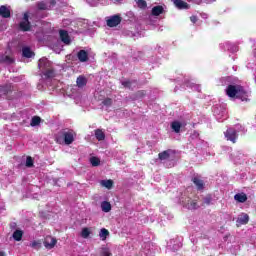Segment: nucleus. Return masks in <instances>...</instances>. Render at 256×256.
Returning a JSON list of instances; mask_svg holds the SVG:
<instances>
[{
	"mask_svg": "<svg viewBox=\"0 0 256 256\" xmlns=\"http://www.w3.org/2000/svg\"><path fill=\"white\" fill-rule=\"evenodd\" d=\"M37 9L39 11H47V4H45V2H38Z\"/></svg>",
	"mask_w": 256,
	"mask_h": 256,
	"instance_id": "473e14b6",
	"label": "nucleus"
},
{
	"mask_svg": "<svg viewBox=\"0 0 256 256\" xmlns=\"http://www.w3.org/2000/svg\"><path fill=\"white\" fill-rule=\"evenodd\" d=\"M224 136L227 141H231V143H237V139H239V134H237V130L235 128H228L224 132Z\"/></svg>",
	"mask_w": 256,
	"mask_h": 256,
	"instance_id": "20e7f679",
	"label": "nucleus"
},
{
	"mask_svg": "<svg viewBox=\"0 0 256 256\" xmlns=\"http://www.w3.org/2000/svg\"><path fill=\"white\" fill-rule=\"evenodd\" d=\"M59 35L62 43H65V45L71 44V37H69V32H67L66 30H60Z\"/></svg>",
	"mask_w": 256,
	"mask_h": 256,
	"instance_id": "1a4fd4ad",
	"label": "nucleus"
},
{
	"mask_svg": "<svg viewBox=\"0 0 256 256\" xmlns=\"http://www.w3.org/2000/svg\"><path fill=\"white\" fill-rule=\"evenodd\" d=\"M22 55H23V57H26L27 59H31V57H33V55H35V53H33V51H31V48L24 47L22 49Z\"/></svg>",
	"mask_w": 256,
	"mask_h": 256,
	"instance_id": "6ab92c4d",
	"label": "nucleus"
},
{
	"mask_svg": "<svg viewBox=\"0 0 256 256\" xmlns=\"http://www.w3.org/2000/svg\"><path fill=\"white\" fill-rule=\"evenodd\" d=\"M123 18L119 15L111 16L107 21L106 24L108 27H117V25H121V21Z\"/></svg>",
	"mask_w": 256,
	"mask_h": 256,
	"instance_id": "423d86ee",
	"label": "nucleus"
},
{
	"mask_svg": "<svg viewBox=\"0 0 256 256\" xmlns=\"http://www.w3.org/2000/svg\"><path fill=\"white\" fill-rule=\"evenodd\" d=\"M101 209L104 213H109V211H111V203L108 201H103L101 203Z\"/></svg>",
	"mask_w": 256,
	"mask_h": 256,
	"instance_id": "412c9836",
	"label": "nucleus"
},
{
	"mask_svg": "<svg viewBox=\"0 0 256 256\" xmlns=\"http://www.w3.org/2000/svg\"><path fill=\"white\" fill-rule=\"evenodd\" d=\"M0 17H3V19H9V17H11V10H9L5 5L0 6Z\"/></svg>",
	"mask_w": 256,
	"mask_h": 256,
	"instance_id": "f8f14e48",
	"label": "nucleus"
},
{
	"mask_svg": "<svg viewBox=\"0 0 256 256\" xmlns=\"http://www.w3.org/2000/svg\"><path fill=\"white\" fill-rule=\"evenodd\" d=\"M4 61H5L6 63H13V58H11L10 56H5V57H4Z\"/></svg>",
	"mask_w": 256,
	"mask_h": 256,
	"instance_id": "4c0bfd02",
	"label": "nucleus"
},
{
	"mask_svg": "<svg viewBox=\"0 0 256 256\" xmlns=\"http://www.w3.org/2000/svg\"><path fill=\"white\" fill-rule=\"evenodd\" d=\"M113 254L111 253V250H109V248L104 247L101 248L100 250V256H112Z\"/></svg>",
	"mask_w": 256,
	"mask_h": 256,
	"instance_id": "c85d7f7f",
	"label": "nucleus"
},
{
	"mask_svg": "<svg viewBox=\"0 0 256 256\" xmlns=\"http://www.w3.org/2000/svg\"><path fill=\"white\" fill-rule=\"evenodd\" d=\"M192 182L194 183L198 191H203V189H205V183L198 177L192 178Z\"/></svg>",
	"mask_w": 256,
	"mask_h": 256,
	"instance_id": "4468645a",
	"label": "nucleus"
},
{
	"mask_svg": "<svg viewBox=\"0 0 256 256\" xmlns=\"http://www.w3.org/2000/svg\"><path fill=\"white\" fill-rule=\"evenodd\" d=\"M198 20H199V19L197 18V16H191V17H190V21H191L192 23H196Z\"/></svg>",
	"mask_w": 256,
	"mask_h": 256,
	"instance_id": "58836bf2",
	"label": "nucleus"
},
{
	"mask_svg": "<svg viewBox=\"0 0 256 256\" xmlns=\"http://www.w3.org/2000/svg\"><path fill=\"white\" fill-rule=\"evenodd\" d=\"M185 207L187 209H190L191 211L195 209H199V205L197 204V200H193L191 198H188L187 204H185Z\"/></svg>",
	"mask_w": 256,
	"mask_h": 256,
	"instance_id": "2eb2a0df",
	"label": "nucleus"
},
{
	"mask_svg": "<svg viewBox=\"0 0 256 256\" xmlns=\"http://www.w3.org/2000/svg\"><path fill=\"white\" fill-rule=\"evenodd\" d=\"M102 105H104L105 107H111V105H113V99L111 98H106L102 101Z\"/></svg>",
	"mask_w": 256,
	"mask_h": 256,
	"instance_id": "72a5a7b5",
	"label": "nucleus"
},
{
	"mask_svg": "<svg viewBox=\"0 0 256 256\" xmlns=\"http://www.w3.org/2000/svg\"><path fill=\"white\" fill-rule=\"evenodd\" d=\"M163 13H165V8L161 5L154 6L151 10V15L153 17H159V15H163Z\"/></svg>",
	"mask_w": 256,
	"mask_h": 256,
	"instance_id": "9d476101",
	"label": "nucleus"
},
{
	"mask_svg": "<svg viewBox=\"0 0 256 256\" xmlns=\"http://www.w3.org/2000/svg\"><path fill=\"white\" fill-rule=\"evenodd\" d=\"M40 123H41V117L34 116V117H32L30 125H31V127H37V125H40Z\"/></svg>",
	"mask_w": 256,
	"mask_h": 256,
	"instance_id": "cd10ccee",
	"label": "nucleus"
},
{
	"mask_svg": "<svg viewBox=\"0 0 256 256\" xmlns=\"http://www.w3.org/2000/svg\"><path fill=\"white\" fill-rule=\"evenodd\" d=\"M38 68L43 71L45 79H53L55 77V69L51 68V62L47 58L39 60Z\"/></svg>",
	"mask_w": 256,
	"mask_h": 256,
	"instance_id": "7ed1b4c3",
	"label": "nucleus"
},
{
	"mask_svg": "<svg viewBox=\"0 0 256 256\" xmlns=\"http://www.w3.org/2000/svg\"><path fill=\"white\" fill-rule=\"evenodd\" d=\"M76 85L79 87V89H83L87 85V77L84 75H80L76 79Z\"/></svg>",
	"mask_w": 256,
	"mask_h": 256,
	"instance_id": "ddd939ff",
	"label": "nucleus"
},
{
	"mask_svg": "<svg viewBox=\"0 0 256 256\" xmlns=\"http://www.w3.org/2000/svg\"><path fill=\"white\" fill-rule=\"evenodd\" d=\"M173 3L177 9H189V5L183 0H173Z\"/></svg>",
	"mask_w": 256,
	"mask_h": 256,
	"instance_id": "dca6fc26",
	"label": "nucleus"
},
{
	"mask_svg": "<svg viewBox=\"0 0 256 256\" xmlns=\"http://www.w3.org/2000/svg\"><path fill=\"white\" fill-rule=\"evenodd\" d=\"M100 185H102V187H105L106 189H113V180H102L100 182Z\"/></svg>",
	"mask_w": 256,
	"mask_h": 256,
	"instance_id": "5701e85b",
	"label": "nucleus"
},
{
	"mask_svg": "<svg viewBox=\"0 0 256 256\" xmlns=\"http://www.w3.org/2000/svg\"><path fill=\"white\" fill-rule=\"evenodd\" d=\"M116 1H121V0H116Z\"/></svg>",
	"mask_w": 256,
	"mask_h": 256,
	"instance_id": "37998d69",
	"label": "nucleus"
},
{
	"mask_svg": "<svg viewBox=\"0 0 256 256\" xmlns=\"http://www.w3.org/2000/svg\"><path fill=\"white\" fill-rule=\"evenodd\" d=\"M137 6L139 7V9H147V1L138 0L137 1Z\"/></svg>",
	"mask_w": 256,
	"mask_h": 256,
	"instance_id": "2f4dec72",
	"label": "nucleus"
},
{
	"mask_svg": "<svg viewBox=\"0 0 256 256\" xmlns=\"http://www.w3.org/2000/svg\"><path fill=\"white\" fill-rule=\"evenodd\" d=\"M234 199L238 203H245L247 201V194H245V193H237L236 195H234Z\"/></svg>",
	"mask_w": 256,
	"mask_h": 256,
	"instance_id": "f3484780",
	"label": "nucleus"
},
{
	"mask_svg": "<svg viewBox=\"0 0 256 256\" xmlns=\"http://www.w3.org/2000/svg\"><path fill=\"white\" fill-rule=\"evenodd\" d=\"M12 237L14 241H21V239H23V231L21 230L14 231Z\"/></svg>",
	"mask_w": 256,
	"mask_h": 256,
	"instance_id": "a878e982",
	"label": "nucleus"
},
{
	"mask_svg": "<svg viewBox=\"0 0 256 256\" xmlns=\"http://www.w3.org/2000/svg\"><path fill=\"white\" fill-rule=\"evenodd\" d=\"M50 5L55 7V5H57V0H50Z\"/></svg>",
	"mask_w": 256,
	"mask_h": 256,
	"instance_id": "ea45409f",
	"label": "nucleus"
},
{
	"mask_svg": "<svg viewBox=\"0 0 256 256\" xmlns=\"http://www.w3.org/2000/svg\"><path fill=\"white\" fill-rule=\"evenodd\" d=\"M171 128L173 129L174 132L181 133V122L179 121L172 122Z\"/></svg>",
	"mask_w": 256,
	"mask_h": 256,
	"instance_id": "4be33fe9",
	"label": "nucleus"
},
{
	"mask_svg": "<svg viewBox=\"0 0 256 256\" xmlns=\"http://www.w3.org/2000/svg\"><path fill=\"white\" fill-rule=\"evenodd\" d=\"M212 201H213V198H211V196L208 195V196H206V197L204 198V201H203L202 205H211V202H212Z\"/></svg>",
	"mask_w": 256,
	"mask_h": 256,
	"instance_id": "c9c22d12",
	"label": "nucleus"
},
{
	"mask_svg": "<svg viewBox=\"0 0 256 256\" xmlns=\"http://www.w3.org/2000/svg\"><path fill=\"white\" fill-rule=\"evenodd\" d=\"M170 157H171V150H165L158 154V158L160 159V161H166V159H169Z\"/></svg>",
	"mask_w": 256,
	"mask_h": 256,
	"instance_id": "a211bd4d",
	"label": "nucleus"
},
{
	"mask_svg": "<svg viewBox=\"0 0 256 256\" xmlns=\"http://www.w3.org/2000/svg\"><path fill=\"white\" fill-rule=\"evenodd\" d=\"M33 164H34L33 157L27 156V158H26V167H33Z\"/></svg>",
	"mask_w": 256,
	"mask_h": 256,
	"instance_id": "f704fd0d",
	"label": "nucleus"
},
{
	"mask_svg": "<svg viewBox=\"0 0 256 256\" xmlns=\"http://www.w3.org/2000/svg\"><path fill=\"white\" fill-rule=\"evenodd\" d=\"M89 235H91V231H89V228H83L81 232V237H83V239H88Z\"/></svg>",
	"mask_w": 256,
	"mask_h": 256,
	"instance_id": "7c9ffc66",
	"label": "nucleus"
},
{
	"mask_svg": "<svg viewBox=\"0 0 256 256\" xmlns=\"http://www.w3.org/2000/svg\"><path fill=\"white\" fill-rule=\"evenodd\" d=\"M226 95L231 99H241V101H247L249 94L247 90L241 85L230 84L226 88Z\"/></svg>",
	"mask_w": 256,
	"mask_h": 256,
	"instance_id": "f257e3e1",
	"label": "nucleus"
},
{
	"mask_svg": "<svg viewBox=\"0 0 256 256\" xmlns=\"http://www.w3.org/2000/svg\"><path fill=\"white\" fill-rule=\"evenodd\" d=\"M11 93H13V86L11 85L0 86V97H7V95H11Z\"/></svg>",
	"mask_w": 256,
	"mask_h": 256,
	"instance_id": "0eeeda50",
	"label": "nucleus"
},
{
	"mask_svg": "<svg viewBox=\"0 0 256 256\" xmlns=\"http://www.w3.org/2000/svg\"><path fill=\"white\" fill-rule=\"evenodd\" d=\"M123 87H126L127 89H131V81L126 80L122 82Z\"/></svg>",
	"mask_w": 256,
	"mask_h": 256,
	"instance_id": "e433bc0d",
	"label": "nucleus"
},
{
	"mask_svg": "<svg viewBox=\"0 0 256 256\" xmlns=\"http://www.w3.org/2000/svg\"><path fill=\"white\" fill-rule=\"evenodd\" d=\"M32 247H37V242H33Z\"/></svg>",
	"mask_w": 256,
	"mask_h": 256,
	"instance_id": "a19ab883",
	"label": "nucleus"
},
{
	"mask_svg": "<svg viewBox=\"0 0 256 256\" xmlns=\"http://www.w3.org/2000/svg\"><path fill=\"white\" fill-rule=\"evenodd\" d=\"M77 134H75V131L68 130V131H61L60 135L55 136V141L58 145H71L75 141V137Z\"/></svg>",
	"mask_w": 256,
	"mask_h": 256,
	"instance_id": "f03ea898",
	"label": "nucleus"
},
{
	"mask_svg": "<svg viewBox=\"0 0 256 256\" xmlns=\"http://www.w3.org/2000/svg\"><path fill=\"white\" fill-rule=\"evenodd\" d=\"M108 235H109V230H107L106 228H102L99 232V237L102 241H106Z\"/></svg>",
	"mask_w": 256,
	"mask_h": 256,
	"instance_id": "393cba45",
	"label": "nucleus"
},
{
	"mask_svg": "<svg viewBox=\"0 0 256 256\" xmlns=\"http://www.w3.org/2000/svg\"><path fill=\"white\" fill-rule=\"evenodd\" d=\"M238 223H240V225H247V223H249V215L242 214L241 217L238 218Z\"/></svg>",
	"mask_w": 256,
	"mask_h": 256,
	"instance_id": "b1692460",
	"label": "nucleus"
},
{
	"mask_svg": "<svg viewBox=\"0 0 256 256\" xmlns=\"http://www.w3.org/2000/svg\"><path fill=\"white\" fill-rule=\"evenodd\" d=\"M55 245H57V239L51 237V236H47L44 240V247L46 249H53V247H55Z\"/></svg>",
	"mask_w": 256,
	"mask_h": 256,
	"instance_id": "6e6552de",
	"label": "nucleus"
},
{
	"mask_svg": "<svg viewBox=\"0 0 256 256\" xmlns=\"http://www.w3.org/2000/svg\"><path fill=\"white\" fill-rule=\"evenodd\" d=\"M0 256H5V252L0 251Z\"/></svg>",
	"mask_w": 256,
	"mask_h": 256,
	"instance_id": "79ce46f5",
	"label": "nucleus"
},
{
	"mask_svg": "<svg viewBox=\"0 0 256 256\" xmlns=\"http://www.w3.org/2000/svg\"><path fill=\"white\" fill-rule=\"evenodd\" d=\"M90 163L92 167H99L101 165V160L98 157L92 156L90 158Z\"/></svg>",
	"mask_w": 256,
	"mask_h": 256,
	"instance_id": "bb28decb",
	"label": "nucleus"
},
{
	"mask_svg": "<svg viewBox=\"0 0 256 256\" xmlns=\"http://www.w3.org/2000/svg\"><path fill=\"white\" fill-rule=\"evenodd\" d=\"M95 137H96L97 141H105V132L101 129H96Z\"/></svg>",
	"mask_w": 256,
	"mask_h": 256,
	"instance_id": "aec40b11",
	"label": "nucleus"
},
{
	"mask_svg": "<svg viewBox=\"0 0 256 256\" xmlns=\"http://www.w3.org/2000/svg\"><path fill=\"white\" fill-rule=\"evenodd\" d=\"M147 95V92L145 90H139L135 93L136 99H143Z\"/></svg>",
	"mask_w": 256,
	"mask_h": 256,
	"instance_id": "c756f323",
	"label": "nucleus"
},
{
	"mask_svg": "<svg viewBox=\"0 0 256 256\" xmlns=\"http://www.w3.org/2000/svg\"><path fill=\"white\" fill-rule=\"evenodd\" d=\"M77 58L81 63H87V61H89V53L85 50H80L77 53Z\"/></svg>",
	"mask_w": 256,
	"mask_h": 256,
	"instance_id": "9b49d317",
	"label": "nucleus"
},
{
	"mask_svg": "<svg viewBox=\"0 0 256 256\" xmlns=\"http://www.w3.org/2000/svg\"><path fill=\"white\" fill-rule=\"evenodd\" d=\"M20 31H31V22H29V13H24L23 21L19 23Z\"/></svg>",
	"mask_w": 256,
	"mask_h": 256,
	"instance_id": "39448f33",
	"label": "nucleus"
}]
</instances>
